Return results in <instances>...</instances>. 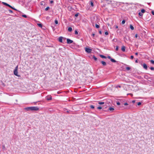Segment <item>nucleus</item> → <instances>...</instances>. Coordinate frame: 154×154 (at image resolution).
I'll use <instances>...</instances> for the list:
<instances>
[{
	"mask_svg": "<svg viewBox=\"0 0 154 154\" xmlns=\"http://www.w3.org/2000/svg\"><path fill=\"white\" fill-rule=\"evenodd\" d=\"M150 69L152 70H153L154 69V68L153 67H151Z\"/></svg>",
	"mask_w": 154,
	"mask_h": 154,
	"instance_id": "obj_34",
	"label": "nucleus"
},
{
	"mask_svg": "<svg viewBox=\"0 0 154 154\" xmlns=\"http://www.w3.org/2000/svg\"><path fill=\"white\" fill-rule=\"evenodd\" d=\"M14 9V10H16V9L14 8V9Z\"/></svg>",
	"mask_w": 154,
	"mask_h": 154,
	"instance_id": "obj_53",
	"label": "nucleus"
},
{
	"mask_svg": "<svg viewBox=\"0 0 154 154\" xmlns=\"http://www.w3.org/2000/svg\"><path fill=\"white\" fill-rule=\"evenodd\" d=\"M49 0L50 1V3L52 4L54 2L53 1H52V0L50 1V0Z\"/></svg>",
	"mask_w": 154,
	"mask_h": 154,
	"instance_id": "obj_38",
	"label": "nucleus"
},
{
	"mask_svg": "<svg viewBox=\"0 0 154 154\" xmlns=\"http://www.w3.org/2000/svg\"><path fill=\"white\" fill-rule=\"evenodd\" d=\"M130 68L128 67H126V69H127L128 70H129L130 69Z\"/></svg>",
	"mask_w": 154,
	"mask_h": 154,
	"instance_id": "obj_30",
	"label": "nucleus"
},
{
	"mask_svg": "<svg viewBox=\"0 0 154 154\" xmlns=\"http://www.w3.org/2000/svg\"><path fill=\"white\" fill-rule=\"evenodd\" d=\"M141 104V102H139L138 103L137 105L138 106H139V105H140Z\"/></svg>",
	"mask_w": 154,
	"mask_h": 154,
	"instance_id": "obj_33",
	"label": "nucleus"
},
{
	"mask_svg": "<svg viewBox=\"0 0 154 154\" xmlns=\"http://www.w3.org/2000/svg\"><path fill=\"white\" fill-rule=\"evenodd\" d=\"M117 104L118 105H120V103L119 102H117Z\"/></svg>",
	"mask_w": 154,
	"mask_h": 154,
	"instance_id": "obj_42",
	"label": "nucleus"
},
{
	"mask_svg": "<svg viewBox=\"0 0 154 154\" xmlns=\"http://www.w3.org/2000/svg\"><path fill=\"white\" fill-rule=\"evenodd\" d=\"M125 47L124 46H122L121 49L122 51L125 52Z\"/></svg>",
	"mask_w": 154,
	"mask_h": 154,
	"instance_id": "obj_10",
	"label": "nucleus"
},
{
	"mask_svg": "<svg viewBox=\"0 0 154 154\" xmlns=\"http://www.w3.org/2000/svg\"><path fill=\"white\" fill-rule=\"evenodd\" d=\"M97 108L98 109H101L102 108L101 106H99V107H97Z\"/></svg>",
	"mask_w": 154,
	"mask_h": 154,
	"instance_id": "obj_32",
	"label": "nucleus"
},
{
	"mask_svg": "<svg viewBox=\"0 0 154 154\" xmlns=\"http://www.w3.org/2000/svg\"><path fill=\"white\" fill-rule=\"evenodd\" d=\"M24 109L27 111H31V107H28L24 108Z\"/></svg>",
	"mask_w": 154,
	"mask_h": 154,
	"instance_id": "obj_6",
	"label": "nucleus"
},
{
	"mask_svg": "<svg viewBox=\"0 0 154 154\" xmlns=\"http://www.w3.org/2000/svg\"><path fill=\"white\" fill-rule=\"evenodd\" d=\"M22 17L25 18H26L27 17V16L26 15H22Z\"/></svg>",
	"mask_w": 154,
	"mask_h": 154,
	"instance_id": "obj_31",
	"label": "nucleus"
},
{
	"mask_svg": "<svg viewBox=\"0 0 154 154\" xmlns=\"http://www.w3.org/2000/svg\"><path fill=\"white\" fill-rule=\"evenodd\" d=\"M100 57H101L102 58H105V59H106V57L104 55H100Z\"/></svg>",
	"mask_w": 154,
	"mask_h": 154,
	"instance_id": "obj_12",
	"label": "nucleus"
},
{
	"mask_svg": "<svg viewBox=\"0 0 154 154\" xmlns=\"http://www.w3.org/2000/svg\"><path fill=\"white\" fill-rule=\"evenodd\" d=\"M78 13H77V14H75V16L76 17H78Z\"/></svg>",
	"mask_w": 154,
	"mask_h": 154,
	"instance_id": "obj_37",
	"label": "nucleus"
},
{
	"mask_svg": "<svg viewBox=\"0 0 154 154\" xmlns=\"http://www.w3.org/2000/svg\"><path fill=\"white\" fill-rule=\"evenodd\" d=\"M63 37H61V36L59 38L58 40L60 42H63Z\"/></svg>",
	"mask_w": 154,
	"mask_h": 154,
	"instance_id": "obj_7",
	"label": "nucleus"
},
{
	"mask_svg": "<svg viewBox=\"0 0 154 154\" xmlns=\"http://www.w3.org/2000/svg\"><path fill=\"white\" fill-rule=\"evenodd\" d=\"M2 4L5 5V6H8L10 8H12V9H14V8L13 7H12L10 5H9L7 3H5V2H2Z\"/></svg>",
	"mask_w": 154,
	"mask_h": 154,
	"instance_id": "obj_4",
	"label": "nucleus"
},
{
	"mask_svg": "<svg viewBox=\"0 0 154 154\" xmlns=\"http://www.w3.org/2000/svg\"><path fill=\"white\" fill-rule=\"evenodd\" d=\"M124 105L125 106H126V105H128V104L127 103H125L124 104Z\"/></svg>",
	"mask_w": 154,
	"mask_h": 154,
	"instance_id": "obj_44",
	"label": "nucleus"
},
{
	"mask_svg": "<svg viewBox=\"0 0 154 154\" xmlns=\"http://www.w3.org/2000/svg\"><path fill=\"white\" fill-rule=\"evenodd\" d=\"M118 49H119V47L118 46H116V51H117L118 50Z\"/></svg>",
	"mask_w": 154,
	"mask_h": 154,
	"instance_id": "obj_28",
	"label": "nucleus"
},
{
	"mask_svg": "<svg viewBox=\"0 0 154 154\" xmlns=\"http://www.w3.org/2000/svg\"><path fill=\"white\" fill-rule=\"evenodd\" d=\"M134 102H135V101H134V100H133V101H132V102H133V103H134Z\"/></svg>",
	"mask_w": 154,
	"mask_h": 154,
	"instance_id": "obj_54",
	"label": "nucleus"
},
{
	"mask_svg": "<svg viewBox=\"0 0 154 154\" xmlns=\"http://www.w3.org/2000/svg\"><path fill=\"white\" fill-rule=\"evenodd\" d=\"M2 147H3V148H2L3 149H4L5 148V146H2Z\"/></svg>",
	"mask_w": 154,
	"mask_h": 154,
	"instance_id": "obj_46",
	"label": "nucleus"
},
{
	"mask_svg": "<svg viewBox=\"0 0 154 154\" xmlns=\"http://www.w3.org/2000/svg\"><path fill=\"white\" fill-rule=\"evenodd\" d=\"M137 36H138L137 34H135V38H137Z\"/></svg>",
	"mask_w": 154,
	"mask_h": 154,
	"instance_id": "obj_43",
	"label": "nucleus"
},
{
	"mask_svg": "<svg viewBox=\"0 0 154 154\" xmlns=\"http://www.w3.org/2000/svg\"><path fill=\"white\" fill-rule=\"evenodd\" d=\"M67 43L68 44H70L72 43L73 42V41L72 40H70L69 39L67 38Z\"/></svg>",
	"mask_w": 154,
	"mask_h": 154,
	"instance_id": "obj_5",
	"label": "nucleus"
},
{
	"mask_svg": "<svg viewBox=\"0 0 154 154\" xmlns=\"http://www.w3.org/2000/svg\"><path fill=\"white\" fill-rule=\"evenodd\" d=\"M39 109L38 108L37 106H31V111H37Z\"/></svg>",
	"mask_w": 154,
	"mask_h": 154,
	"instance_id": "obj_2",
	"label": "nucleus"
},
{
	"mask_svg": "<svg viewBox=\"0 0 154 154\" xmlns=\"http://www.w3.org/2000/svg\"><path fill=\"white\" fill-rule=\"evenodd\" d=\"M143 68L146 69H147V65L145 63H143Z\"/></svg>",
	"mask_w": 154,
	"mask_h": 154,
	"instance_id": "obj_8",
	"label": "nucleus"
},
{
	"mask_svg": "<svg viewBox=\"0 0 154 154\" xmlns=\"http://www.w3.org/2000/svg\"><path fill=\"white\" fill-rule=\"evenodd\" d=\"M90 3H91V5L92 6V7H93L94 6V4H93V2L91 1V2H90Z\"/></svg>",
	"mask_w": 154,
	"mask_h": 154,
	"instance_id": "obj_20",
	"label": "nucleus"
},
{
	"mask_svg": "<svg viewBox=\"0 0 154 154\" xmlns=\"http://www.w3.org/2000/svg\"><path fill=\"white\" fill-rule=\"evenodd\" d=\"M9 11L11 13H12L13 12L11 10H9Z\"/></svg>",
	"mask_w": 154,
	"mask_h": 154,
	"instance_id": "obj_40",
	"label": "nucleus"
},
{
	"mask_svg": "<svg viewBox=\"0 0 154 154\" xmlns=\"http://www.w3.org/2000/svg\"><path fill=\"white\" fill-rule=\"evenodd\" d=\"M68 31L69 32H71L72 31V28L71 27H69L68 29Z\"/></svg>",
	"mask_w": 154,
	"mask_h": 154,
	"instance_id": "obj_15",
	"label": "nucleus"
},
{
	"mask_svg": "<svg viewBox=\"0 0 154 154\" xmlns=\"http://www.w3.org/2000/svg\"><path fill=\"white\" fill-rule=\"evenodd\" d=\"M145 12V10L144 9H142L141 10V12L143 14Z\"/></svg>",
	"mask_w": 154,
	"mask_h": 154,
	"instance_id": "obj_18",
	"label": "nucleus"
},
{
	"mask_svg": "<svg viewBox=\"0 0 154 154\" xmlns=\"http://www.w3.org/2000/svg\"><path fill=\"white\" fill-rule=\"evenodd\" d=\"M18 67V66H17L15 67V69L14 72V75H16L18 77H20V75H18V71H17Z\"/></svg>",
	"mask_w": 154,
	"mask_h": 154,
	"instance_id": "obj_1",
	"label": "nucleus"
},
{
	"mask_svg": "<svg viewBox=\"0 0 154 154\" xmlns=\"http://www.w3.org/2000/svg\"><path fill=\"white\" fill-rule=\"evenodd\" d=\"M114 109L112 108V107H109V110H110V111H113V110H114Z\"/></svg>",
	"mask_w": 154,
	"mask_h": 154,
	"instance_id": "obj_16",
	"label": "nucleus"
},
{
	"mask_svg": "<svg viewBox=\"0 0 154 154\" xmlns=\"http://www.w3.org/2000/svg\"><path fill=\"white\" fill-rule=\"evenodd\" d=\"M101 63L103 64V66H105L106 65V63L103 61H101Z\"/></svg>",
	"mask_w": 154,
	"mask_h": 154,
	"instance_id": "obj_11",
	"label": "nucleus"
},
{
	"mask_svg": "<svg viewBox=\"0 0 154 154\" xmlns=\"http://www.w3.org/2000/svg\"><path fill=\"white\" fill-rule=\"evenodd\" d=\"M110 60L111 61V62H114V63H115L116 62V60H115L114 59L112 58V59H111Z\"/></svg>",
	"mask_w": 154,
	"mask_h": 154,
	"instance_id": "obj_13",
	"label": "nucleus"
},
{
	"mask_svg": "<svg viewBox=\"0 0 154 154\" xmlns=\"http://www.w3.org/2000/svg\"><path fill=\"white\" fill-rule=\"evenodd\" d=\"M75 34H78V32H77V31L76 30H75Z\"/></svg>",
	"mask_w": 154,
	"mask_h": 154,
	"instance_id": "obj_39",
	"label": "nucleus"
},
{
	"mask_svg": "<svg viewBox=\"0 0 154 154\" xmlns=\"http://www.w3.org/2000/svg\"><path fill=\"white\" fill-rule=\"evenodd\" d=\"M152 15H154V12L153 11H152Z\"/></svg>",
	"mask_w": 154,
	"mask_h": 154,
	"instance_id": "obj_45",
	"label": "nucleus"
},
{
	"mask_svg": "<svg viewBox=\"0 0 154 154\" xmlns=\"http://www.w3.org/2000/svg\"><path fill=\"white\" fill-rule=\"evenodd\" d=\"M90 107L92 109H94V106L93 105H91L90 106Z\"/></svg>",
	"mask_w": 154,
	"mask_h": 154,
	"instance_id": "obj_29",
	"label": "nucleus"
},
{
	"mask_svg": "<svg viewBox=\"0 0 154 154\" xmlns=\"http://www.w3.org/2000/svg\"><path fill=\"white\" fill-rule=\"evenodd\" d=\"M55 24H58V21H57V20H55Z\"/></svg>",
	"mask_w": 154,
	"mask_h": 154,
	"instance_id": "obj_24",
	"label": "nucleus"
},
{
	"mask_svg": "<svg viewBox=\"0 0 154 154\" xmlns=\"http://www.w3.org/2000/svg\"><path fill=\"white\" fill-rule=\"evenodd\" d=\"M92 35L93 36H94V35H95V34H94V33H93L92 34Z\"/></svg>",
	"mask_w": 154,
	"mask_h": 154,
	"instance_id": "obj_48",
	"label": "nucleus"
},
{
	"mask_svg": "<svg viewBox=\"0 0 154 154\" xmlns=\"http://www.w3.org/2000/svg\"><path fill=\"white\" fill-rule=\"evenodd\" d=\"M117 87H118L119 88H121V86L120 85H118Z\"/></svg>",
	"mask_w": 154,
	"mask_h": 154,
	"instance_id": "obj_50",
	"label": "nucleus"
},
{
	"mask_svg": "<svg viewBox=\"0 0 154 154\" xmlns=\"http://www.w3.org/2000/svg\"><path fill=\"white\" fill-rule=\"evenodd\" d=\"M46 99L47 100H50L52 99V97L51 96H48L46 97Z\"/></svg>",
	"mask_w": 154,
	"mask_h": 154,
	"instance_id": "obj_9",
	"label": "nucleus"
},
{
	"mask_svg": "<svg viewBox=\"0 0 154 154\" xmlns=\"http://www.w3.org/2000/svg\"><path fill=\"white\" fill-rule=\"evenodd\" d=\"M130 28L131 29V30H133L134 29V27L131 24L130 25Z\"/></svg>",
	"mask_w": 154,
	"mask_h": 154,
	"instance_id": "obj_14",
	"label": "nucleus"
},
{
	"mask_svg": "<svg viewBox=\"0 0 154 154\" xmlns=\"http://www.w3.org/2000/svg\"><path fill=\"white\" fill-rule=\"evenodd\" d=\"M135 54L136 55H138V53L137 52H136L135 53Z\"/></svg>",
	"mask_w": 154,
	"mask_h": 154,
	"instance_id": "obj_49",
	"label": "nucleus"
},
{
	"mask_svg": "<svg viewBox=\"0 0 154 154\" xmlns=\"http://www.w3.org/2000/svg\"><path fill=\"white\" fill-rule=\"evenodd\" d=\"M135 62L136 63H137L138 62V61H137V60H136V61H135Z\"/></svg>",
	"mask_w": 154,
	"mask_h": 154,
	"instance_id": "obj_52",
	"label": "nucleus"
},
{
	"mask_svg": "<svg viewBox=\"0 0 154 154\" xmlns=\"http://www.w3.org/2000/svg\"><path fill=\"white\" fill-rule=\"evenodd\" d=\"M125 20H123L122 21V24H125Z\"/></svg>",
	"mask_w": 154,
	"mask_h": 154,
	"instance_id": "obj_26",
	"label": "nucleus"
},
{
	"mask_svg": "<svg viewBox=\"0 0 154 154\" xmlns=\"http://www.w3.org/2000/svg\"><path fill=\"white\" fill-rule=\"evenodd\" d=\"M150 62L154 64V61L153 60H150Z\"/></svg>",
	"mask_w": 154,
	"mask_h": 154,
	"instance_id": "obj_23",
	"label": "nucleus"
},
{
	"mask_svg": "<svg viewBox=\"0 0 154 154\" xmlns=\"http://www.w3.org/2000/svg\"><path fill=\"white\" fill-rule=\"evenodd\" d=\"M92 50L91 49L89 48H85V51L88 53H91Z\"/></svg>",
	"mask_w": 154,
	"mask_h": 154,
	"instance_id": "obj_3",
	"label": "nucleus"
},
{
	"mask_svg": "<svg viewBox=\"0 0 154 154\" xmlns=\"http://www.w3.org/2000/svg\"><path fill=\"white\" fill-rule=\"evenodd\" d=\"M139 15L140 16H142L143 15V14L141 12H140L139 13Z\"/></svg>",
	"mask_w": 154,
	"mask_h": 154,
	"instance_id": "obj_19",
	"label": "nucleus"
},
{
	"mask_svg": "<svg viewBox=\"0 0 154 154\" xmlns=\"http://www.w3.org/2000/svg\"><path fill=\"white\" fill-rule=\"evenodd\" d=\"M49 9V7H47V8H46L45 9V11H47Z\"/></svg>",
	"mask_w": 154,
	"mask_h": 154,
	"instance_id": "obj_27",
	"label": "nucleus"
},
{
	"mask_svg": "<svg viewBox=\"0 0 154 154\" xmlns=\"http://www.w3.org/2000/svg\"><path fill=\"white\" fill-rule=\"evenodd\" d=\"M116 28H118V26H116Z\"/></svg>",
	"mask_w": 154,
	"mask_h": 154,
	"instance_id": "obj_51",
	"label": "nucleus"
},
{
	"mask_svg": "<svg viewBox=\"0 0 154 154\" xmlns=\"http://www.w3.org/2000/svg\"><path fill=\"white\" fill-rule=\"evenodd\" d=\"M134 58V56H131V59H133Z\"/></svg>",
	"mask_w": 154,
	"mask_h": 154,
	"instance_id": "obj_41",
	"label": "nucleus"
},
{
	"mask_svg": "<svg viewBox=\"0 0 154 154\" xmlns=\"http://www.w3.org/2000/svg\"><path fill=\"white\" fill-rule=\"evenodd\" d=\"M98 103L100 105L103 104H104V102H99Z\"/></svg>",
	"mask_w": 154,
	"mask_h": 154,
	"instance_id": "obj_21",
	"label": "nucleus"
},
{
	"mask_svg": "<svg viewBox=\"0 0 154 154\" xmlns=\"http://www.w3.org/2000/svg\"><path fill=\"white\" fill-rule=\"evenodd\" d=\"M105 34L106 35H107L108 34V33L107 32H106L105 33Z\"/></svg>",
	"mask_w": 154,
	"mask_h": 154,
	"instance_id": "obj_35",
	"label": "nucleus"
},
{
	"mask_svg": "<svg viewBox=\"0 0 154 154\" xmlns=\"http://www.w3.org/2000/svg\"><path fill=\"white\" fill-rule=\"evenodd\" d=\"M131 95H132V94H130Z\"/></svg>",
	"mask_w": 154,
	"mask_h": 154,
	"instance_id": "obj_55",
	"label": "nucleus"
},
{
	"mask_svg": "<svg viewBox=\"0 0 154 154\" xmlns=\"http://www.w3.org/2000/svg\"><path fill=\"white\" fill-rule=\"evenodd\" d=\"M107 58L108 59H110V60H111V59H112V58L110 56H109L107 57Z\"/></svg>",
	"mask_w": 154,
	"mask_h": 154,
	"instance_id": "obj_36",
	"label": "nucleus"
},
{
	"mask_svg": "<svg viewBox=\"0 0 154 154\" xmlns=\"http://www.w3.org/2000/svg\"><path fill=\"white\" fill-rule=\"evenodd\" d=\"M95 26L97 28H98L99 27V26L97 24H95Z\"/></svg>",
	"mask_w": 154,
	"mask_h": 154,
	"instance_id": "obj_22",
	"label": "nucleus"
},
{
	"mask_svg": "<svg viewBox=\"0 0 154 154\" xmlns=\"http://www.w3.org/2000/svg\"><path fill=\"white\" fill-rule=\"evenodd\" d=\"M38 26L41 28H42V25L41 24L38 23L37 24Z\"/></svg>",
	"mask_w": 154,
	"mask_h": 154,
	"instance_id": "obj_17",
	"label": "nucleus"
},
{
	"mask_svg": "<svg viewBox=\"0 0 154 154\" xmlns=\"http://www.w3.org/2000/svg\"><path fill=\"white\" fill-rule=\"evenodd\" d=\"M99 33L100 34H101L102 33L101 31H99Z\"/></svg>",
	"mask_w": 154,
	"mask_h": 154,
	"instance_id": "obj_47",
	"label": "nucleus"
},
{
	"mask_svg": "<svg viewBox=\"0 0 154 154\" xmlns=\"http://www.w3.org/2000/svg\"><path fill=\"white\" fill-rule=\"evenodd\" d=\"M93 57L94 59V60L95 61L97 60V58L96 57L94 56Z\"/></svg>",
	"mask_w": 154,
	"mask_h": 154,
	"instance_id": "obj_25",
	"label": "nucleus"
}]
</instances>
